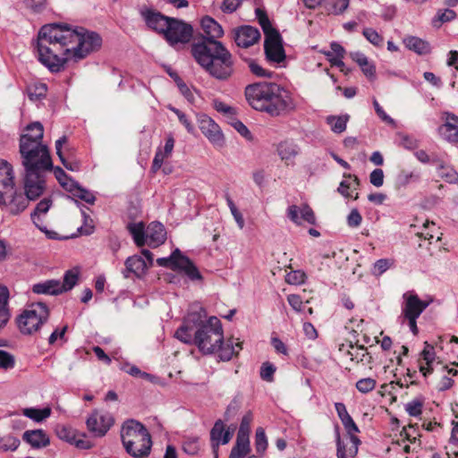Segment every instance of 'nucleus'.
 Masks as SVG:
<instances>
[{"instance_id": "obj_1", "label": "nucleus", "mask_w": 458, "mask_h": 458, "mask_svg": "<svg viewBox=\"0 0 458 458\" xmlns=\"http://www.w3.org/2000/svg\"><path fill=\"white\" fill-rule=\"evenodd\" d=\"M101 44L102 38L96 32L52 23L41 27L33 47L38 61L51 72H59L68 61L78 62L85 58L98 50Z\"/></svg>"}, {"instance_id": "obj_2", "label": "nucleus", "mask_w": 458, "mask_h": 458, "mask_svg": "<svg viewBox=\"0 0 458 458\" xmlns=\"http://www.w3.org/2000/svg\"><path fill=\"white\" fill-rule=\"evenodd\" d=\"M200 25L204 34L191 45L192 56L210 77L227 81L235 73V63L232 53L218 41L224 30L210 16L202 18Z\"/></svg>"}, {"instance_id": "obj_3", "label": "nucleus", "mask_w": 458, "mask_h": 458, "mask_svg": "<svg viewBox=\"0 0 458 458\" xmlns=\"http://www.w3.org/2000/svg\"><path fill=\"white\" fill-rule=\"evenodd\" d=\"M249 105L255 110L271 116H279L293 109L294 105L288 91L275 82H256L244 90Z\"/></svg>"}, {"instance_id": "obj_4", "label": "nucleus", "mask_w": 458, "mask_h": 458, "mask_svg": "<svg viewBox=\"0 0 458 458\" xmlns=\"http://www.w3.org/2000/svg\"><path fill=\"white\" fill-rule=\"evenodd\" d=\"M26 140L19 144V152L24 167L26 188L30 196L36 197L41 189L38 183L46 182L45 174L52 171L53 163L48 148L43 141L27 143Z\"/></svg>"}, {"instance_id": "obj_5", "label": "nucleus", "mask_w": 458, "mask_h": 458, "mask_svg": "<svg viewBox=\"0 0 458 458\" xmlns=\"http://www.w3.org/2000/svg\"><path fill=\"white\" fill-rule=\"evenodd\" d=\"M191 344H195L203 354L219 352V358L223 361L230 360L242 350V343L238 340L228 339L224 343L222 324L216 317H210L205 326L196 330Z\"/></svg>"}, {"instance_id": "obj_6", "label": "nucleus", "mask_w": 458, "mask_h": 458, "mask_svg": "<svg viewBox=\"0 0 458 458\" xmlns=\"http://www.w3.org/2000/svg\"><path fill=\"white\" fill-rule=\"evenodd\" d=\"M121 439L128 454L133 458H146L149 455L152 440L147 428L135 420H126L121 428Z\"/></svg>"}, {"instance_id": "obj_7", "label": "nucleus", "mask_w": 458, "mask_h": 458, "mask_svg": "<svg viewBox=\"0 0 458 458\" xmlns=\"http://www.w3.org/2000/svg\"><path fill=\"white\" fill-rule=\"evenodd\" d=\"M257 19L265 34L264 51L267 61L280 64L285 59V52L279 32L272 26L266 12L261 8L255 10Z\"/></svg>"}, {"instance_id": "obj_8", "label": "nucleus", "mask_w": 458, "mask_h": 458, "mask_svg": "<svg viewBox=\"0 0 458 458\" xmlns=\"http://www.w3.org/2000/svg\"><path fill=\"white\" fill-rule=\"evenodd\" d=\"M49 310L43 302L30 304L17 318V325L20 331L25 335H31L47 320Z\"/></svg>"}, {"instance_id": "obj_9", "label": "nucleus", "mask_w": 458, "mask_h": 458, "mask_svg": "<svg viewBox=\"0 0 458 458\" xmlns=\"http://www.w3.org/2000/svg\"><path fill=\"white\" fill-rule=\"evenodd\" d=\"M206 310L199 304L191 306L182 325L176 330L174 336L182 343L191 344L192 335L200 327L205 326Z\"/></svg>"}, {"instance_id": "obj_10", "label": "nucleus", "mask_w": 458, "mask_h": 458, "mask_svg": "<svg viewBox=\"0 0 458 458\" xmlns=\"http://www.w3.org/2000/svg\"><path fill=\"white\" fill-rule=\"evenodd\" d=\"M192 36V27L174 18H171L168 25L165 27L164 37L166 41L174 46L178 43H187Z\"/></svg>"}, {"instance_id": "obj_11", "label": "nucleus", "mask_w": 458, "mask_h": 458, "mask_svg": "<svg viewBox=\"0 0 458 458\" xmlns=\"http://www.w3.org/2000/svg\"><path fill=\"white\" fill-rule=\"evenodd\" d=\"M41 189L39 190L40 192L36 197H32L29 194V191L26 188V176H23V187L25 191V195L21 192H17L13 190V193H12L11 198L7 201V207L9 208V211L13 215H18L23 210L26 209L28 207L30 200H35L38 197H40L46 188V182H41V183H38Z\"/></svg>"}, {"instance_id": "obj_12", "label": "nucleus", "mask_w": 458, "mask_h": 458, "mask_svg": "<svg viewBox=\"0 0 458 458\" xmlns=\"http://www.w3.org/2000/svg\"><path fill=\"white\" fill-rule=\"evenodd\" d=\"M88 429L96 437H103L114 424V418L108 412L95 411L87 420Z\"/></svg>"}, {"instance_id": "obj_13", "label": "nucleus", "mask_w": 458, "mask_h": 458, "mask_svg": "<svg viewBox=\"0 0 458 458\" xmlns=\"http://www.w3.org/2000/svg\"><path fill=\"white\" fill-rule=\"evenodd\" d=\"M199 129L201 132L208 139V140L217 146L223 147L225 138L218 124H216L210 117L203 114L199 119Z\"/></svg>"}, {"instance_id": "obj_14", "label": "nucleus", "mask_w": 458, "mask_h": 458, "mask_svg": "<svg viewBox=\"0 0 458 458\" xmlns=\"http://www.w3.org/2000/svg\"><path fill=\"white\" fill-rule=\"evenodd\" d=\"M140 15L149 29L163 35L171 19L160 12L152 9H142Z\"/></svg>"}, {"instance_id": "obj_15", "label": "nucleus", "mask_w": 458, "mask_h": 458, "mask_svg": "<svg viewBox=\"0 0 458 458\" xmlns=\"http://www.w3.org/2000/svg\"><path fill=\"white\" fill-rule=\"evenodd\" d=\"M234 41L240 47L248 48L260 38L258 29L251 26H242L234 32Z\"/></svg>"}, {"instance_id": "obj_16", "label": "nucleus", "mask_w": 458, "mask_h": 458, "mask_svg": "<svg viewBox=\"0 0 458 458\" xmlns=\"http://www.w3.org/2000/svg\"><path fill=\"white\" fill-rule=\"evenodd\" d=\"M443 119L445 123L438 128L439 134L449 142H458V116L445 112Z\"/></svg>"}, {"instance_id": "obj_17", "label": "nucleus", "mask_w": 458, "mask_h": 458, "mask_svg": "<svg viewBox=\"0 0 458 458\" xmlns=\"http://www.w3.org/2000/svg\"><path fill=\"white\" fill-rule=\"evenodd\" d=\"M405 303L403 308V315L404 318H419L428 303L421 301L416 294H404Z\"/></svg>"}, {"instance_id": "obj_18", "label": "nucleus", "mask_w": 458, "mask_h": 458, "mask_svg": "<svg viewBox=\"0 0 458 458\" xmlns=\"http://www.w3.org/2000/svg\"><path fill=\"white\" fill-rule=\"evenodd\" d=\"M147 244L151 248H157L163 244L166 239L165 226L159 222L150 223L146 229Z\"/></svg>"}, {"instance_id": "obj_19", "label": "nucleus", "mask_w": 458, "mask_h": 458, "mask_svg": "<svg viewBox=\"0 0 458 458\" xmlns=\"http://www.w3.org/2000/svg\"><path fill=\"white\" fill-rule=\"evenodd\" d=\"M287 216L295 224H301V219L310 224L314 225L316 222V217L313 210L307 204L302 205L301 207H298L296 205H292L287 209Z\"/></svg>"}, {"instance_id": "obj_20", "label": "nucleus", "mask_w": 458, "mask_h": 458, "mask_svg": "<svg viewBox=\"0 0 458 458\" xmlns=\"http://www.w3.org/2000/svg\"><path fill=\"white\" fill-rule=\"evenodd\" d=\"M22 439L36 449L46 447L50 443L49 437L42 429L26 430Z\"/></svg>"}, {"instance_id": "obj_21", "label": "nucleus", "mask_w": 458, "mask_h": 458, "mask_svg": "<svg viewBox=\"0 0 458 458\" xmlns=\"http://www.w3.org/2000/svg\"><path fill=\"white\" fill-rule=\"evenodd\" d=\"M125 267L126 269L123 272L125 277H129L130 273L134 274L137 277H140L150 267L140 256L129 257L125 261Z\"/></svg>"}, {"instance_id": "obj_22", "label": "nucleus", "mask_w": 458, "mask_h": 458, "mask_svg": "<svg viewBox=\"0 0 458 458\" xmlns=\"http://www.w3.org/2000/svg\"><path fill=\"white\" fill-rule=\"evenodd\" d=\"M350 350L346 351V354L350 357L351 360L357 363L361 362L363 365H369L373 362V358L364 345H360L357 343L353 345L352 343L349 345Z\"/></svg>"}, {"instance_id": "obj_23", "label": "nucleus", "mask_w": 458, "mask_h": 458, "mask_svg": "<svg viewBox=\"0 0 458 458\" xmlns=\"http://www.w3.org/2000/svg\"><path fill=\"white\" fill-rule=\"evenodd\" d=\"M44 137V127L41 123L34 122L28 124L20 137V143H23L24 140H27V143L33 141H43Z\"/></svg>"}, {"instance_id": "obj_24", "label": "nucleus", "mask_w": 458, "mask_h": 458, "mask_svg": "<svg viewBox=\"0 0 458 458\" xmlns=\"http://www.w3.org/2000/svg\"><path fill=\"white\" fill-rule=\"evenodd\" d=\"M403 44L405 47L418 55H428L431 52L430 44L418 37L408 36L403 38Z\"/></svg>"}, {"instance_id": "obj_25", "label": "nucleus", "mask_w": 458, "mask_h": 458, "mask_svg": "<svg viewBox=\"0 0 458 458\" xmlns=\"http://www.w3.org/2000/svg\"><path fill=\"white\" fill-rule=\"evenodd\" d=\"M59 280H46L32 285V292L36 294L58 295L61 294Z\"/></svg>"}, {"instance_id": "obj_26", "label": "nucleus", "mask_w": 458, "mask_h": 458, "mask_svg": "<svg viewBox=\"0 0 458 458\" xmlns=\"http://www.w3.org/2000/svg\"><path fill=\"white\" fill-rule=\"evenodd\" d=\"M299 147L293 141L285 140L280 142L277 146L278 155L287 165L293 163V159L299 154Z\"/></svg>"}, {"instance_id": "obj_27", "label": "nucleus", "mask_w": 458, "mask_h": 458, "mask_svg": "<svg viewBox=\"0 0 458 458\" xmlns=\"http://www.w3.org/2000/svg\"><path fill=\"white\" fill-rule=\"evenodd\" d=\"M9 290L6 286L0 284V329L6 326L11 318L8 306Z\"/></svg>"}, {"instance_id": "obj_28", "label": "nucleus", "mask_w": 458, "mask_h": 458, "mask_svg": "<svg viewBox=\"0 0 458 458\" xmlns=\"http://www.w3.org/2000/svg\"><path fill=\"white\" fill-rule=\"evenodd\" d=\"M177 270L182 271L192 281L202 279V276L198 267L188 257L182 254L180 259Z\"/></svg>"}, {"instance_id": "obj_29", "label": "nucleus", "mask_w": 458, "mask_h": 458, "mask_svg": "<svg viewBox=\"0 0 458 458\" xmlns=\"http://www.w3.org/2000/svg\"><path fill=\"white\" fill-rule=\"evenodd\" d=\"M14 174L13 166L5 160H0V186L3 189H11V184H14Z\"/></svg>"}, {"instance_id": "obj_30", "label": "nucleus", "mask_w": 458, "mask_h": 458, "mask_svg": "<svg viewBox=\"0 0 458 458\" xmlns=\"http://www.w3.org/2000/svg\"><path fill=\"white\" fill-rule=\"evenodd\" d=\"M127 229L131 234L135 244L142 247L147 242L146 230L143 223H130Z\"/></svg>"}, {"instance_id": "obj_31", "label": "nucleus", "mask_w": 458, "mask_h": 458, "mask_svg": "<svg viewBox=\"0 0 458 458\" xmlns=\"http://www.w3.org/2000/svg\"><path fill=\"white\" fill-rule=\"evenodd\" d=\"M51 206H52V199L49 198H45L40 202H38L37 204L36 208L30 215L34 225L38 228H39L41 231H43L45 228H42V226L40 225V224H41L40 215L46 214L49 210Z\"/></svg>"}, {"instance_id": "obj_32", "label": "nucleus", "mask_w": 458, "mask_h": 458, "mask_svg": "<svg viewBox=\"0 0 458 458\" xmlns=\"http://www.w3.org/2000/svg\"><path fill=\"white\" fill-rule=\"evenodd\" d=\"M349 115H329L327 117V123L330 126L332 131L335 133H342L346 130Z\"/></svg>"}, {"instance_id": "obj_33", "label": "nucleus", "mask_w": 458, "mask_h": 458, "mask_svg": "<svg viewBox=\"0 0 458 458\" xmlns=\"http://www.w3.org/2000/svg\"><path fill=\"white\" fill-rule=\"evenodd\" d=\"M79 279V270L76 268L70 269L65 272L64 276V282L59 280V285L61 286V293L68 292L72 290L78 282Z\"/></svg>"}, {"instance_id": "obj_34", "label": "nucleus", "mask_w": 458, "mask_h": 458, "mask_svg": "<svg viewBox=\"0 0 458 458\" xmlns=\"http://www.w3.org/2000/svg\"><path fill=\"white\" fill-rule=\"evenodd\" d=\"M250 452V440L236 437L235 445L231 450L229 458H244Z\"/></svg>"}, {"instance_id": "obj_35", "label": "nucleus", "mask_w": 458, "mask_h": 458, "mask_svg": "<svg viewBox=\"0 0 458 458\" xmlns=\"http://www.w3.org/2000/svg\"><path fill=\"white\" fill-rule=\"evenodd\" d=\"M182 254V253L179 249H175L169 257L157 259V263L160 267H168L172 270H177Z\"/></svg>"}, {"instance_id": "obj_36", "label": "nucleus", "mask_w": 458, "mask_h": 458, "mask_svg": "<svg viewBox=\"0 0 458 458\" xmlns=\"http://www.w3.org/2000/svg\"><path fill=\"white\" fill-rule=\"evenodd\" d=\"M225 425L221 420L215 422L210 430V441L212 449H219L220 441L222 439Z\"/></svg>"}, {"instance_id": "obj_37", "label": "nucleus", "mask_w": 458, "mask_h": 458, "mask_svg": "<svg viewBox=\"0 0 458 458\" xmlns=\"http://www.w3.org/2000/svg\"><path fill=\"white\" fill-rule=\"evenodd\" d=\"M23 414L34 421L40 422L50 416L51 409L48 407L44 409L26 408L23 410Z\"/></svg>"}, {"instance_id": "obj_38", "label": "nucleus", "mask_w": 458, "mask_h": 458, "mask_svg": "<svg viewBox=\"0 0 458 458\" xmlns=\"http://www.w3.org/2000/svg\"><path fill=\"white\" fill-rule=\"evenodd\" d=\"M253 420L252 413L248 411L242 419L237 438L250 440V424Z\"/></svg>"}, {"instance_id": "obj_39", "label": "nucleus", "mask_w": 458, "mask_h": 458, "mask_svg": "<svg viewBox=\"0 0 458 458\" xmlns=\"http://www.w3.org/2000/svg\"><path fill=\"white\" fill-rule=\"evenodd\" d=\"M267 445H268V443H267V438L265 430L263 428L259 427L256 429V434H255L256 452L259 455L264 454L267 448Z\"/></svg>"}, {"instance_id": "obj_40", "label": "nucleus", "mask_w": 458, "mask_h": 458, "mask_svg": "<svg viewBox=\"0 0 458 458\" xmlns=\"http://www.w3.org/2000/svg\"><path fill=\"white\" fill-rule=\"evenodd\" d=\"M438 176L449 183H454L458 181L457 172L454 168L445 166L443 164L438 165Z\"/></svg>"}, {"instance_id": "obj_41", "label": "nucleus", "mask_w": 458, "mask_h": 458, "mask_svg": "<svg viewBox=\"0 0 458 458\" xmlns=\"http://www.w3.org/2000/svg\"><path fill=\"white\" fill-rule=\"evenodd\" d=\"M20 445V440L18 437L6 435L0 438V449L4 451H14Z\"/></svg>"}, {"instance_id": "obj_42", "label": "nucleus", "mask_w": 458, "mask_h": 458, "mask_svg": "<svg viewBox=\"0 0 458 458\" xmlns=\"http://www.w3.org/2000/svg\"><path fill=\"white\" fill-rule=\"evenodd\" d=\"M248 66L250 68V71L258 77H263V78H270L272 75V72L264 69L262 66H260L255 60L253 59H247L246 60Z\"/></svg>"}, {"instance_id": "obj_43", "label": "nucleus", "mask_w": 458, "mask_h": 458, "mask_svg": "<svg viewBox=\"0 0 458 458\" xmlns=\"http://www.w3.org/2000/svg\"><path fill=\"white\" fill-rule=\"evenodd\" d=\"M276 370V368L274 364L266 361L260 368V377L267 382H273Z\"/></svg>"}, {"instance_id": "obj_44", "label": "nucleus", "mask_w": 458, "mask_h": 458, "mask_svg": "<svg viewBox=\"0 0 458 458\" xmlns=\"http://www.w3.org/2000/svg\"><path fill=\"white\" fill-rule=\"evenodd\" d=\"M182 450L184 453L194 455L199 450V444L198 437H189L182 442Z\"/></svg>"}, {"instance_id": "obj_45", "label": "nucleus", "mask_w": 458, "mask_h": 458, "mask_svg": "<svg viewBox=\"0 0 458 458\" xmlns=\"http://www.w3.org/2000/svg\"><path fill=\"white\" fill-rule=\"evenodd\" d=\"M363 36L368 41L376 47H381L383 45L384 38L380 36L374 29L366 28L363 30Z\"/></svg>"}, {"instance_id": "obj_46", "label": "nucleus", "mask_w": 458, "mask_h": 458, "mask_svg": "<svg viewBox=\"0 0 458 458\" xmlns=\"http://www.w3.org/2000/svg\"><path fill=\"white\" fill-rule=\"evenodd\" d=\"M169 109L177 115L180 123L184 125L188 132L193 133L195 131V128L187 114L173 106H170Z\"/></svg>"}, {"instance_id": "obj_47", "label": "nucleus", "mask_w": 458, "mask_h": 458, "mask_svg": "<svg viewBox=\"0 0 458 458\" xmlns=\"http://www.w3.org/2000/svg\"><path fill=\"white\" fill-rule=\"evenodd\" d=\"M423 402L419 399H414L405 404V411L410 416L418 417L422 412Z\"/></svg>"}, {"instance_id": "obj_48", "label": "nucleus", "mask_w": 458, "mask_h": 458, "mask_svg": "<svg viewBox=\"0 0 458 458\" xmlns=\"http://www.w3.org/2000/svg\"><path fill=\"white\" fill-rule=\"evenodd\" d=\"M376 380L371 377H365L360 379L356 383V388L358 391L363 394H367L370 391H372L376 387Z\"/></svg>"}, {"instance_id": "obj_49", "label": "nucleus", "mask_w": 458, "mask_h": 458, "mask_svg": "<svg viewBox=\"0 0 458 458\" xmlns=\"http://www.w3.org/2000/svg\"><path fill=\"white\" fill-rule=\"evenodd\" d=\"M56 435L60 439L65 440L71 444L73 443L77 436L72 428L64 426L56 428Z\"/></svg>"}, {"instance_id": "obj_50", "label": "nucleus", "mask_w": 458, "mask_h": 458, "mask_svg": "<svg viewBox=\"0 0 458 458\" xmlns=\"http://www.w3.org/2000/svg\"><path fill=\"white\" fill-rule=\"evenodd\" d=\"M306 275L301 270H295L288 273L285 281L290 284H300L304 283Z\"/></svg>"}, {"instance_id": "obj_51", "label": "nucleus", "mask_w": 458, "mask_h": 458, "mask_svg": "<svg viewBox=\"0 0 458 458\" xmlns=\"http://www.w3.org/2000/svg\"><path fill=\"white\" fill-rule=\"evenodd\" d=\"M175 82L180 92L185 97V98L188 101L192 102L194 100L193 93L186 85V83L178 75H175Z\"/></svg>"}, {"instance_id": "obj_52", "label": "nucleus", "mask_w": 458, "mask_h": 458, "mask_svg": "<svg viewBox=\"0 0 458 458\" xmlns=\"http://www.w3.org/2000/svg\"><path fill=\"white\" fill-rule=\"evenodd\" d=\"M369 182L375 187H381L384 183V172L380 168L374 169L369 174Z\"/></svg>"}, {"instance_id": "obj_53", "label": "nucleus", "mask_w": 458, "mask_h": 458, "mask_svg": "<svg viewBox=\"0 0 458 458\" xmlns=\"http://www.w3.org/2000/svg\"><path fill=\"white\" fill-rule=\"evenodd\" d=\"M14 366V358L5 351L0 350V368L10 369Z\"/></svg>"}, {"instance_id": "obj_54", "label": "nucleus", "mask_w": 458, "mask_h": 458, "mask_svg": "<svg viewBox=\"0 0 458 458\" xmlns=\"http://www.w3.org/2000/svg\"><path fill=\"white\" fill-rule=\"evenodd\" d=\"M244 0H224L221 9L224 13H232L235 12Z\"/></svg>"}, {"instance_id": "obj_55", "label": "nucleus", "mask_w": 458, "mask_h": 458, "mask_svg": "<svg viewBox=\"0 0 458 458\" xmlns=\"http://www.w3.org/2000/svg\"><path fill=\"white\" fill-rule=\"evenodd\" d=\"M400 139H401V142H400L401 146H403L406 149L412 150V149L417 148L419 146L418 140L411 136L403 134V135H400Z\"/></svg>"}, {"instance_id": "obj_56", "label": "nucleus", "mask_w": 458, "mask_h": 458, "mask_svg": "<svg viewBox=\"0 0 458 458\" xmlns=\"http://www.w3.org/2000/svg\"><path fill=\"white\" fill-rule=\"evenodd\" d=\"M341 421L350 437H352V436H355L354 434L360 431L351 415L346 417L344 420H341Z\"/></svg>"}, {"instance_id": "obj_57", "label": "nucleus", "mask_w": 458, "mask_h": 458, "mask_svg": "<svg viewBox=\"0 0 458 458\" xmlns=\"http://www.w3.org/2000/svg\"><path fill=\"white\" fill-rule=\"evenodd\" d=\"M47 90V85L44 83H41L39 85L35 86L34 91H31V89H30L29 97L31 100L39 99L46 96Z\"/></svg>"}, {"instance_id": "obj_58", "label": "nucleus", "mask_w": 458, "mask_h": 458, "mask_svg": "<svg viewBox=\"0 0 458 458\" xmlns=\"http://www.w3.org/2000/svg\"><path fill=\"white\" fill-rule=\"evenodd\" d=\"M362 221V216L358 209H352L347 216V224L350 227H358Z\"/></svg>"}, {"instance_id": "obj_59", "label": "nucleus", "mask_w": 458, "mask_h": 458, "mask_svg": "<svg viewBox=\"0 0 458 458\" xmlns=\"http://www.w3.org/2000/svg\"><path fill=\"white\" fill-rule=\"evenodd\" d=\"M232 126L244 138L251 140L252 136L250 130L239 120L233 119L231 122Z\"/></svg>"}, {"instance_id": "obj_60", "label": "nucleus", "mask_w": 458, "mask_h": 458, "mask_svg": "<svg viewBox=\"0 0 458 458\" xmlns=\"http://www.w3.org/2000/svg\"><path fill=\"white\" fill-rule=\"evenodd\" d=\"M74 197L79 198L89 204H94L96 200L95 196L90 191L81 188V186L79 187V190L75 193Z\"/></svg>"}, {"instance_id": "obj_61", "label": "nucleus", "mask_w": 458, "mask_h": 458, "mask_svg": "<svg viewBox=\"0 0 458 458\" xmlns=\"http://www.w3.org/2000/svg\"><path fill=\"white\" fill-rule=\"evenodd\" d=\"M168 157L169 156L165 154V152H163L161 149H158L156 152V155L153 159V163H152V166H151L152 171L157 172L158 169H160L164 163L165 158Z\"/></svg>"}, {"instance_id": "obj_62", "label": "nucleus", "mask_w": 458, "mask_h": 458, "mask_svg": "<svg viewBox=\"0 0 458 458\" xmlns=\"http://www.w3.org/2000/svg\"><path fill=\"white\" fill-rule=\"evenodd\" d=\"M331 50L326 53L327 57L332 56H340L344 57L345 50L344 48L337 42H332L330 45Z\"/></svg>"}, {"instance_id": "obj_63", "label": "nucleus", "mask_w": 458, "mask_h": 458, "mask_svg": "<svg viewBox=\"0 0 458 458\" xmlns=\"http://www.w3.org/2000/svg\"><path fill=\"white\" fill-rule=\"evenodd\" d=\"M421 356L425 360L426 365L431 364L435 359V352L433 346L426 343V346L421 352Z\"/></svg>"}, {"instance_id": "obj_64", "label": "nucleus", "mask_w": 458, "mask_h": 458, "mask_svg": "<svg viewBox=\"0 0 458 458\" xmlns=\"http://www.w3.org/2000/svg\"><path fill=\"white\" fill-rule=\"evenodd\" d=\"M287 301L290 304V306L296 311H301L302 308V300L300 295L298 294H290L287 297Z\"/></svg>"}]
</instances>
